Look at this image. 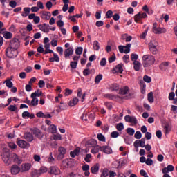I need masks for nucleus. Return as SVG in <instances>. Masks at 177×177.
<instances>
[{"label":"nucleus","mask_w":177,"mask_h":177,"mask_svg":"<svg viewBox=\"0 0 177 177\" xmlns=\"http://www.w3.org/2000/svg\"><path fill=\"white\" fill-rule=\"evenodd\" d=\"M53 53V57L49 58V62H50V63H53L54 62H60V58L59 57V55L55 53L54 52Z\"/></svg>","instance_id":"30"},{"label":"nucleus","mask_w":177,"mask_h":177,"mask_svg":"<svg viewBox=\"0 0 177 177\" xmlns=\"http://www.w3.org/2000/svg\"><path fill=\"white\" fill-rule=\"evenodd\" d=\"M131 46H132L131 44H127L126 46H119L118 49L120 53H129L131 52Z\"/></svg>","instance_id":"5"},{"label":"nucleus","mask_w":177,"mask_h":177,"mask_svg":"<svg viewBox=\"0 0 177 177\" xmlns=\"http://www.w3.org/2000/svg\"><path fill=\"white\" fill-rule=\"evenodd\" d=\"M93 48L94 50H99L100 49V44H99V41H94L93 44Z\"/></svg>","instance_id":"38"},{"label":"nucleus","mask_w":177,"mask_h":177,"mask_svg":"<svg viewBox=\"0 0 177 177\" xmlns=\"http://www.w3.org/2000/svg\"><path fill=\"white\" fill-rule=\"evenodd\" d=\"M110 89L111 91H118V89H120V85H118V84L113 83L111 85Z\"/></svg>","instance_id":"43"},{"label":"nucleus","mask_w":177,"mask_h":177,"mask_svg":"<svg viewBox=\"0 0 177 177\" xmlns=\"http://www.w3.org/2000/svg\"><path fill=\"white\" fill-rule=\"evenodd\" d=\"M129 92V87L128 86H124L119 90L120 95H127Z\"/></svg>","instance_id":"28"},{"label":"nucleus","mask_w":177,"mask_h":177,"mask_svg":"<svg viewBox=\"0 0 177 177\" xmlns=\"http://www.w3.org/2000/svg\"><path fill=\"white\" fill-rule=\"evenodd\" d=\"M101 151L105 153V154H111L113 153V149L109 146L105 145L100 147Z\"/></svg>","instance_id":"18"},{"label":"nucleus","mask_w":177,"mask_h":177,"mask_svg":"<svg viewBox=\"0 0 177 177\" xmlns=\"http://www.w3.org/2000/svg\"><path fill=\"white\" fill-rule=\"evenodd\" d=\"M6 55L10 59H15V57H17V50L8 47L6 50Z\"/></svg>","instance_id":"3"},{"label":"nucleus","mask_w":177,"mask_h":177,"mask_svg":"<svg viewBox=\"0 0 177 177\" xmlns=\"http://www.w3.org/2000/svg\"><path fill=\"white\" fill-rule=\"evenodd\" d=\"M17 145L19 147H21V149H28V147H30V143L24 140H21L20 138L17 139Z\"/></svg>","instance_id":"7"},{"label":"nucleus","mask_w":177,"mask_h":177,"mask_svg":"<svg viewBox=\"0 0 177 177\" xmlns=\"http://www.w3.org/2000/svg\"><path fill=\"white\" fill-rule=\"evenodd\" d=\"M20 46V42L19 41V39H13L10 41V46L9 48H11V49H15L17 50Z\"/></svg>","instance_id":"10"},{"label":"nucleus","mask_w":177,"mask_h":177,"mask_svg":"<svg viewBox=\"0 0 177 177\" xmlns=\"http://www.w3.org/2000/svg\"><path fill=\"white\" fill-rule=\"evenodd\" d=\"M100 168V165L96 163L95 165L92 166L91 168V174H97L99 172V169Z\"/></svg>","instance_id":"27"},{"label":"nucleus","mask_w":177,"mask_h":177,"mask_svg":"<svg viewBox=\"0 0 177 177\" xmlns=\"http://www.w3.org/2000/svg\"><path fill=\"white\" fill-rule=\"evenodd\" d=\"M85 96H86V93H84L82 94V88H79L77 89V97H82V102H84V100H85Z\"/></svg>","instance_id":"31"},{"label":"nucleus","mask_w":177,"mask_h":177,"mask_svg":"<svg viewBox=\"0 0 177 177\" xmlns=\"http://www.w3.org/2000/svg\"><path fill=\"white\" fill-rule=\"evenodd\" d=\"M24 139L28 142H32L34 140V136L30 132H26L24 133Z\"/></svg>","instance_id":"19"},{"label":"nucleus","mask_w":177,"mask_h":177,"mask_svg":"<svg viewBox=\"0 0 177 177\" xmlns=\"http://www.w3.org/2000/svg\"><path fill=\"white\" fill-rule=\"evenodd\" d=\"M32 132L36 138H38V139H42V138H44V133H42V131H41L38 128L32 129Z\"/></svg>","instance_id":"15"},{"label":"nucleus","mask_w":177,"mask_h":177,"mask_svg":"<svg viewBox=\"0 0 177 177\" xmlns=\"http://www.w3.org/2000/svg\"><path fill=\"white\" fill-rule=\"evenodd\" d=\"M32 100L30 102V106H38L39 100L38 98L35 97H31Z\"/></svg>","instance_id":"42"},{"label":"nucleus","mask_w":177,"mask_h":177,"mask_svg":"<svg viewBox=\"0 0 177 177\" xmlns=\"http://www.w3.org/2000/svg\"><path fill=\"white\" fill-rule=\"evenodd\" d=\"M156 63V57L150 54L144 55L142 56V66L145 68L150 67Z\"/></svg>","instance_id":"1"},{"label":"nucleus","mask_w":177,"mask_h":177,"mask_svg":"<svg viewBox=\"0 0 177 177\" xmlns=\"http://www.w3.org/2000/svg\"><path fill=\"white\" fill-rule=\"evenodd\" d=\"M73 54H74V50L71 47H69V48L65 49L64 51V55L65 59H70V57H71V56Z\"/></svg>","instance_id":"13"},{"label":"nucleus","mask_w":177,"mask_h":177,"mask_svg":"<svg viewBox=\"0 0 177 177\" xmlns=\"http://www.w3.org/2000/svg\"><path fill=\"white\" fill-rule=\"evenodd\" d=\"M40 16L43 20H49L50 19L51 14L50 12L41 11Z\"/></svg>","instance_id":"20"},{"label":"nucleus","mask_w":177,"mask_h":177,"mask_svg":"<svg viewBox=\"0 0 177 177\" xmlns=\"http://www.w3.org/2000/svg\"><path fill=\"white\" fill-rule=\"evenodd\" d=\"M123 62L124 63H129V55H125L123 57Z\"/></svg>","instance_id":"63"},{"label":"nucleus","mask_w":177,"mask_h":177,"mask_svg":"<svg viewBox=\"0 0 177 177\" xmlns=\"http://www.w3.org/2000/svg\"><path fill=\"white\" fill-rule=\"evenodd\" d=\"M62 168L66 169V168H71L73 167V160L72 159H64L62 162Z\"/></svg>","instance_id":"8"},{"label":"nucleus","mask_w":177,"mask_h":177,"mask_svg":"<svg viewBox=\"0 0 177 177\" xmlns=\"http://www.w3.org/2000/svg\"><path fill=\"white\" fill-rule=\"evenodd\" d=\"M3 37L5 38V39H10L12 37H13V35L10 33V32L5 31L3 32Z\"/></svg>","instance_id":"37"},{"label":"nucleus","mask_w":177,"mask_h":177,"mask_svg":"<svg viewBox=\"0 0 177 177\" xmlns=\"http://www.w3.org/2000/svg\"><path fill=\"white\" fill-rule=\"evenodd\" d=\"M146 17H147V14L145 12H138L134 16V21L138 23L142 19H146Z\"/></svg>","instance_id":"11"},{"label":"nucleus","mask_w":177,"mask_h":177,"mask_svg":"<svg viewBox=\"0 0 177 177\" xmlns=\"http://www.w3.org/2000/svg\"><path fill=\"white\" fill-rule=\"evenodd\" d=\"M30 10L31 9L30 8V7H25L24 8V11L21 12L22 17H27V16L30 15Z\"/></svg>","instance_id":"29"},{"label":"nucleus","mask_w":177,"mask_h":177,"mask_svg":"<svg viewBox=\"0 0 177 177\" xmlns=\"http://www.w3.org/2000/svg\"><path fill=\"white\" fill-rule=\"evenodd\" d=\"M124 120L126 122H130V124H133V125L138 124V119L135 116L126 115Z\"/></svg>","instance_id":"14"},{"label":"nucleus","mask_w":177,"mask_h":177,"mask_svg":"<svg viewBox=\"0 0 177 177\" xmlns=\"http://www.w3.org/2000/svg\"><path fill=\"white\" fill-rule=\"evenodd\" d=\"M79 101L80 100H78V98L75 97L69 102L68 106H70L71 107H74V106L77 105Z\"/></svg>","instance_id":"35"},{"label":"nucleus","mask_w":177,"mask_h":177,"mask_svg":"<svg viewBox=\"0 0 177 177\" xmlns=\"http://www.w3.org/2000/svg\"><path fill=\"white\" fill-rule=\"evenodd\" d=\"M48 174L50 175H60V169L57 166H51L49 168Z\"/></svg>","instance_id":"12"},{"label":"nucleus","mask_w":177,"mask_h":177,"mask_svg":"<svg viewBox=\"0 0 177 177\" xmlns=\"http://www.w3.org/2000/svg\"><path fill=\"white\" fill-rule=\"evenodd\" d=\"M147 99H148V102H149V103L154 102V95H153V92H150L149 93H148Z\"/></svg>","instance_id":"39"},{"label":"nucleus","mask_w":177,"mask_h":177,"mask_svg":"<svg viewBox=\"0 0 177 177\" xmlns=\"http://www.w3.org/2000/svg\"><path fill=\"white\" fill-rule=\"evenodd\" d=\"M116 129H118V131H121L124 129V124L122 123H118L116 125Z\"/></svg>","instance_id":"56"},{"label":"nucleus","mask_w":177,"mask_h":177,"mask_svg":"<svg viewBox=\"0 0 177 177\" xmlns=\"http://www.w3.org/2000/svg\"><path fill=\"white\" fill-rule=\"evenodd\" d=\"M152 32L153 34H165L167 29L165 28L157 27V23L155 22L153 24Z\"/></svg>","instance_id":"4"},{"label":"nucleus","mask_w":177,"mask_h":177,"mask_svg":"<svg viewBox=\"0 0 177 177\" xmlns=\"http://www.w3.org/2000/svg\"><path fill=\"white\" fill-rule=\"evenodd\" d=\"M58 152L59 154L57 156V160H58V161H62V160L64 158V156L66 155L67 151L66 150V148L59 147L58 149Z\"/></svg>","instance_id":"6"},{"label":"nucleus","mask_w":177,"mask_h":177,"mask_svg":"<svg viewBox=\"0 0 177 177\" xmlns=\"http://www.w3.org/2000/svg\"><path fill=\"white\" fill-rule=\"evenodd\" d=\"M77 64H78V62H77L72 61L70 62L71 68H73V70L77 68Z\"/></svg>","instance_id":"54"},{"label":"nucleus","mask_w":177,"mask_h":177,"mask_svg":"<svg viewBox=\"0 0 177 177\" xmlns=\"http://www.w3.org/2000/svg\"><path fill=\"white\" fill-rule=\"evenodd\" d=\"M10 171L12 175H17L19 172H21V168L19 166H17V165H12L11 167Z\"/></svg>","instance_id":"17"},{"label":"nucleus","mask_w":177,"mask_h":177,"mask_svg":"<svg viewBox=\"0 0 177 177\" xmlns=\"http://www.w3.org/2000/svg\"><path fill=\"white\" fill-rule=\"evenodd\" d=\"M39 28L41 31H43V32H48V31H49V25L46 24H40L39 25Z\"/></svg>","instance_id":"25"},{"label":"nucleus","mask_w":177,"mask_h":177,"mask_svg":"<svg viewBox=\"0 0 177 177\" xmlns=\"http://www.w3.org/2000/svg\"><path fill=\"white\" fill-rule=\"evenodd\" d=\"M133 68L136 71H139L140 70V67H142V64L139 61H135L133 62Z\"/></svg>","instance_id":"33"},{"label":"nucleus","mask_w":177,"mask_h":177,"mask_svg":"<svg viewBox=\"0 0 177 177\" xmlns=\"http://www.w3.org/2000/svg\"><path fill=\"white\" fill-rule=\"evenodd\" d=\"M102 80H103V75H97L95 78V84H99Z\"/></svg>","instance_id":"48"},{"label":"nucleus","mask_w":177,"mask_h":177,"mask_svg":"<svg viewBox=\"0 0 177 177\" xmlns=\"http://www.w3.org/2000/svg\"><path fill=\"white\" fill-rule=\"evenodd\" d=\"M169 100L173 101V104L177 105V97L175 98V93L170 92L168 97Z\"/></svg>","instance_id":"24"},{"label":"nucleus","mask_w":177,"mask_h":177,"mask_svg":"<svg viewBox=\"0 0 177 177\" xmlns=\"http://www.w3.org/2000/svg\"><path fill=\"white\" fill-rule=\"evenodd\" d=\"M171 128L172 127L171 126V124L168 123L164 126V133L165 136L168 135V133L171 132Z\"/></svg>","instance_id":"32"},{"label":"nucleus","mask_w":177,"mask_h":177,"mask_svg":"<svg viewBox=\"0 0 177 177\" xmlns=\"http://www.w3.org/2000/svg\"><path fill=\"white\" fill-rule=\"evenodd\" d=\"M139 142L140 147H145V146H146V140L145 138H142Z\"/></svg>","instance_id":"60"},{"label":"nucleus","mask_w":177,"mask_h":177,"mask_svg":"<svg viewBox=\"0 0 177 177\" xmlns=\"http://www.w3.org/2000/svg\"><path fill=\"white\" fill-rule=\"evenodd\" d=\"M149 52L152 53V55H157L158 53V41L156 40H151L149 44Z\"/></svg>","instance_id":"2"},{"label":"nucleus","mask_w":177,"mask_h":177,"mask_svg":"<svg viewBox=\"0 0 177 177\" xmlns=\"http://www.w3.org/2000/svg\"><path fill=\"white\" fill-rule=\"evenodd\" d=\"M83 50H84V49L82 48V47H78L75 50V53H76V55L80 56V55H82V51Z\"/></svg>","instance_id":"53"},{"label":"nucleus","mask_w":177,"mask_h":177,"mask_svg":"<svg viewBox=\"0 0 177 177\" xmlns=\"http://www.w3.org/2000/svg\"><path fill=\"white\" fill-rule=\"evenodd\" d=\"M106 19H111V17H113V11L108 10L106 13Z\"/></svg>","instance_id":"59"},{"label":"nucleus","mask_w":177,"mask_h":177,"mask_svg":"<svg viewBox=\"0 0 177 177\" xmlns=\"http://www.w3.org/2000/svg\"><path fill=\"white\" fill-rule=\"evenodd\" d=\"M39 172H40V175H42V174H46V172H48V168H46L45 167H41L39 169Z\"/></svg>","instance_id":"55"},{"label":"nucleus","mask_w":177,"mask_h":177,"mask_svg":"<svg viewBox=\"0 0 177 177\" xmlns=\"http://www.w3.org/2000/svg\"><path fill=\"white\" fill-rule=\"evenodd\" d=\"M39 88H44L45 86V82L44 80H39L38 83Z\"/></svg>","instance_id":"64"},{"label":"nucleus","mask_w":177,"mask_h":177,"mask_svg":"<svg viewBox=\"0 0 177 177\" xmlns=\"http://www.w3.org/2000/svg\"><path fill=\"white\" fill-rule=\"evenodd\" d=\"M109 176V169L104 168L101 169L100 177H107Z\"/></svg>","instance_id":"36"},{"label":"nucleus","mask_w":177,"mask_h":177,"mask_svg":"<svg viewBox=\"0 0 177 177\" xmlns=\"http://www.w3.org/2000/svg\"><path fill=\"white\" fill-rule=\"evenodd\" d=\"M92 115L91 114L88 115V112L84 113L81 117L82 120L83 121H88V118H89V116Z\"/></svg>","instance_id":"49"},{"label":"nucleus","mask_w":177,"mask_h":177,"mask_svg":"<svg viewBox=\"0 0 177 177\" xmlns=\"http://www.w3.org/2000/svg\"><path fill=\"white\" fill-rule=\"evenodd\" d=\"M134 137L136 139H141L142 138V133L140 131H138L136 132Z\"/></svg>","instance_id":"61"},{"label":"nucleus","mask_w":177,"mask_h":177,"mask_svg":"<svg viewBox=\"0 0 177 177\" xmlns=\"http://www.w3.org/2000/svg\"><path fill=\"white\" fill-rule=\"evenodd\" d=\"M12 160L14 162L18 165H20L21 164V162H23V159L21 158V157L17 156V154L15 153L12 155Z\"/></svg>","instance_id":"22"},{"label":"nucleus","mask_w":177,"mask_h":177,"mask_svg":"<svg viewBox=\"0 0 177 177\" xmlns=\"http://www.w3.org/2000/svg\"><path fill=\"white\" fill-rule=\"evenodd\" d=\"M8 110H10V111H16V110H17V106H16V105H10V106L8 107Z\"/></svg>","instance_id":"62"},{"label":"nucleus","mask_w":177,"mask_h":177,"mask_svg":"<svg viewBox=\"0 0 177 177\" xmlns=\"http://www.w3.org/2000/svg\"><path fill=\"white\" fill-rule=\"evenodd\" d=\"M41 176V172L39 170H33L31 172V177H39Z\"/></svg>","instance_id":"40"},{"label":"nucleus","mask_w":177,"mask_h":177,"mask_svg":"<svg viewBox=\"0 0 177 177\" xmlns=\"http://www.w3.org/2000/svg\"><path fill=\"white\" fill-rule=\"evenodd\" d=\"M4 84H6V86H7V88H12L13 86V83L12 82V81H10V79H6L4 82Z\"/></svg>","instance_id":"44"},{"label":"nucleus","mask_w":177,"mask_h":177,"mask_svg":"<svg viewBox=\"0 0 177 177\" xmlns=\"http://www.w3.org/2000/svg\"><path fill=\"white\" fill-rule=\"evenodd\" d=\"M97 138L100 142H106V137L100 133L97 135Z\"/></svg>","instance_id":"46"},{"label":"nucleus","mask_w":177,"mask_h":177,"mask_svg":"<svg viewBox=\"0 0 177 177\" xmlns=\"http://www.w3.org/2000/svg\"><path fill=\"white\" fill-rule=\"evenodd\" d=\"M122 71H124V69L122 68V64L117 65L113 70V74H115V73H120V74H122Z\"/></svg>","instance_id":"26"},{"label":"nucleus","mask_w":177,"mask_h":177,"mask_svg":"<svg viewBox=\"0 0 177 177\" xmlns=\"http://www.w3.org/2000/svg\"><path fill=\"white\" fill-rule=\"evenodd\" d=\"M32 167L31 163H23L21 165V172H27L31 169Z\"/></svg>","instance_id":"16"},{"label":"nucleus","mask_w":177,"mask_h":177,"mask_svg":"<svg viewBox=\"0 0 177 177\" xmlns=\"http://www.w3.org/2000/svg\"><path fill=\"white\" fill-rule=\"evenodd\" d=\"M171 64V62H162L160 66H159V68L160 70H161L162 71H167V68Z\"/></svg>","instance_id":"23"},{"label":"nucleus","mask_w":177,"mask_h":177,"mask_svg":"<svg viewBox=\"0 0 177 177\" xmlns=\"http://www.w3.org/2000/svg\"><path fill=\"white\" fill-rule=\"evenodd\" d=\"M104 97H106V99H111V100H115L117 99V96L113 94H105Z\"/></svg>","instance_id":"45"},{"label":"nucleus","mask_w":177,"mask_h":177,"mask_svg":"<svg viewBox=\"0 0 177 177\" xmlns=\"http://www.w3.org/2000/svg\"><path fill=\"white\" fill-rule=\"evenodd\" d=\"M143 80L145 81V82H147V84H150V82H151V77L145 75L143 77Z\"/></svg>","instance_id":"52"},{"label":"nucleus","mask_w":177,"mask_h":177,"mask_svg":"<svg viewBox=\"0 0 177 177\" xmlns=\"http://www.w3.org/2000/svg\"><path fill=\"white\" fill-rule=\"evenodd\" d=\"M100 64L102 67H104L107 64V60L106 58H102L100 62Z\"/></svg>","instance_id":"58"},{"label":"nucleus","mask_w":177,"mask_h":177,"mask_svg":"<svg viewBox=\"0 0 177 177\" xmlns=\"http://www.w3.org/2000/svg\"><path fill=\"white\" fill-rule=\"evenodd\" d=\"M102 147L96 146L93 147V149L91 151V153H93V154H96V153H99V150H100V148Z\"/></svg>","instance_id":"47"},{"label":"nucleus","mask_w":177,"mask_h":177,"mask_svg":"<svg viewBox=\"0 0 177 177\" xmlns=\"http://www.w3.org/2000/svg\"><path fill=\"white\" fill-rule=\"evenodd\" d=\"M48 131H50L51 133H56L57 129H56V127L55 126V124H50L48 127Z\"/></svg>","instance_id":"41"},{"label":"nucleus","mask_w":177,"mask_h":177,"mask_svg":"<svg viewBox=\"0 0 177 177\" xmlns=\"http://www.w3.org/2000/svg\"><path fill=\"white\" fill-rule=\"evenodd\" d=\"M39 96H42V91L39 89L35 93H32L30 95V97H39Z\"/></svg>","instance_id":"34"},{"label":"nucleus","mask_w":177,"mask_h":177,"mask_svg":"<svg viewBox=\"0 0 177 177\" xmlns=\"http://www.w3.org/2000/svg\"><path fill=\"white\" fill-rule=\"evenodd\" d=\"M91 73V71L89 70V68H86L83 71V75H84V77H86L89 75Z\"/></svg>","instance_id":"57"},{"label":"nucleus","mask_w":177,"mask_h":177,"mask_svg":"<svg viewBox=\"0 0 177 177\" xmlns=\"http://www.w3.org/2000/svg\"><path fill=\"white\" fill-rule=\"evenodd\" d=\"M2 160L6 165H10L12 164V157H10V153H5L3 155Z\"/></svg>","instance_id":"9"},{"label":"nucleus","mask_w":177,"mask_h":177,"mask_svg":"<svg viewBox=\"0 0 177 177\" xmlns=\"http://www.w3.org/2000/svg\"><path fill=\"white\" fill-rule=\"evenodd\" d=\"M127 132L129 135H130V136H133V135L135 134V129L133 128H127Z\"/></svg>","instance_id":"51"},{"label":"nucleus","mask_w":177,"mask_h":177,"mask_svg":"<svg viewBox=\"0 0 177 177\" xmlns=\"http://www.w3.org/2000/svg\"><path fill=\"white\" fill-rule=\"evenodd\" d=\"M138 59H139V55H138L137 54H131V59L132 62H138Z\"/></svg>","instance_id":"50"},{"label":"nucleus","mask_w":177,"mask_h":177,"mask_svg":"<svg viewBox=\"0 0 177 177\" xmlns=\"http://www.w3.org/2000/svg\"><path fill=\"white\" fill-rule=\"evenodd\" d=\"M175 169V167H174V165H169L167 167H164L162 169V174H168V172H174Z\"/></svg>","instance_id":"21"}]
</instances>
